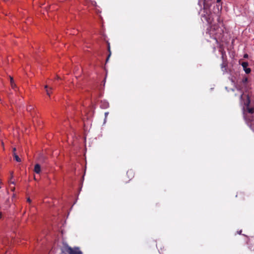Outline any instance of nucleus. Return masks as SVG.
Instances as JSON below:
<instances>
[{"instance_id": "obj_29", "label": "nucleus", "mask_w": 254, "mask_h": 254, "mask_svg": "<svg viewBox=\"0 0 254 254\" xmlns=\"http://www.w3.org/2000/svg\"><path fill=\"white\" fill-rule=\"evenodd\" d=\"M241 232H242V231H240V232H239V233L241 234Z\"/></svg>"}, {"instance_id": "obj_15", "label": "nucleus", "mask_w": 254, "mask_h": 254, "mask_svg": "<svg viewBox=\"0 0 254 254\" xmlns=\"http://www.w3.org/2000/svg\"><path fill=\"white\" fill-rule=\"evenodd\" d=\"M14 159L18 162H21V159L17 155H15Z\"/></svg>"}, {"instance_id": "obj_14", "label": "nucleus", "mask_w": 254, "mask_h": 254, "mask_svg": "<svg viewBox=\"0 0 254 254\" xmlns=\"http://www.w3.org/2000/svg\"><path fill=\"white\" fill-rule=\"evenodd\" d=\"M100 106L103 108H107L108 106H109V104L108 103H106V102H104V103H101V105H100Z\"/></svg>"}, {"instance_id": "obj_11", "label": "nucleus", "mask_w": 254, "mask_h": 254, "mask_svg": "<svg viewBox=\"0 0 254 254\" xmlns=\"http://www.w3.org/2000/svg\"><path fill=\"white\" fill-rule=\"evenodd\" d=\"M108 52H109V55L108 56V57L106 59V63L108 62V61H109V58L111 55V49H110V43H108Z\"/></svg>"}, {"instance_id": "obj_26", "label": "nucleus", "mask_w": 254, "mask_h": 254, "mask_svg": "<svg viewBox=\"0 0 254 254\" xmlns=\"http://www.w3.org/2000/svg\"><path fill=\"white\" fill-rule=\"evenodd\" d=\"M217 9H218V11H219V6H217Z\"/></svg>"}, {"instance_id": "obj_6", "label": "nucleus", "mask_w": 254, "mask_h": 254, "mask_svg": "<svg viewBox=\"0 0 254 254\" xmlns=\"http://www.w3.org/2000/svg\"><path fill=\"white\" fill-rule=\"evenodd\" d=\"M222 63L221 64V68L223 71H226L227 67V62L226 59L225 58V55L222 54Z\"/></svg>"}, {"instance_id": "obj_7", "label": "nucleus", "mask_w": 254, "mask_h": 254, "mask_svg": "<svg viewBox=\"0 0 254 254\" xmlns=\"http://www.w3.org/2000/svg\"><path fill=\"white\" fill-rule=\"evenodd\" d=\"M202 17H203L209 24L212 23L213 21V17L212 14H209L207 15H206V14H204L202 16Z\"/></svg>"}, {"instance_id": "obj_12", "label": "nucleus", "mask_w": 254, "mask_h": 254, "mask_svg": "<svg viewBox=\"0 0 254 254\" xmlns=\"http://www.w3.org/2000/svg\"><path fill=\"white\" fill-rule=\"evenodd\" d=\"M44 88L46 90V93H47V94L48 95V96H50V94L51 93V90L53 89V88L52 87H51L50 88V89H48V86L47 85H46L45 86H44Z\"/></svg>"}, {"instance_id": "obj_13", "label": "nucleus", "mask_w": 254, "mask_h": 254, "mask_svg": "<svg viewBox=\"0 0 254 254\" xmlns=\"http://www.w3.org/2000/svg\"><path fill=\"white\" fill-rule=\"evenodd\" d=\"M127 175L128 176H130L131 177H133L134 173L132 170H128L127 172Z\"/></svg>"}, {"instance_id": "obj_1", "label": "nucleus", "mask_w": 254, "mask_h": 254, "mask_svg": "<svg viewBox=\"0 0 254 254\" xmlns=\"http://www.w3.org/2000/svg\"><path fill=\"white\" fill-rule=\"evenodd\" d=\"M239 89L241 91L240 103L243 106L244 111H254V108L251 106L250 99L253 95L250 85L242 86Z\"/></svg>"}, {"instance_id": "obj_10", "label": "nucleus", "mask_w": 254, "mask_h": 254, "mask_svg": "<svg viewBox=\"0 0 254 254\" xmlns=\"http://www.w3.org/2000/svg\"><path fill=\"white\" fill-rule=\"evenodd\" d=\"M34 172L36 174H39L41 172V166L39 164H36L34 166Z\"/></svg>"}, {"instance_id": "obj_2", "label": "nucleus", "mask_w": 254, "mask_h": 254, "mask_svg": "<svg viewBox=\"0 0 254 254\" xmlns=\"http://www.w3.org/2000/svg\"><path fill=\"white\" fill-rule=\"evenodd\" d=\"M223 29L217 24L210 26L207 29L206 33H208L210 37L215 39L216 42L220 40L223 35Z\"/></svg>"}, {"instance_id": "obj_8", "label": "nucleus", "mask_w": 254, "mask_h": 254, "mask_svg": "<svg viewBox=\"0 0 254 254\" xmlns=\"http://www.w3.org/2000/svg\"><path fill=\"white\" fill-rule=\"evenodd\" d=\"M242 67H243L244 70L245 72L247 74L250 73L251 71V69L250 68H248V66L249 65L248 62H244L241 64Z\"/></svg>"}, {"instance_id": "obj_3", "label": "nucleus", "mask_w": 254, "mask_h": 254, "mask_svg": "<svg viewBox=\"0 0 254 254\" xmlns=\"http://www.w3.org/2000/svg\"><path fill=\"white\" fill-rule=\"evenodd\" d=\"M61 251L64 254H83L80 248L77 247L71 248L66 244H64Z\"/></svg>"}, {"instance_id": "obj_16", "label": "nucleus", "mask_w": 254, "mask_h": 254, "mask_svg": "<svg viewBox=\"0 0 254 254\" xmlns=\"http://www.w3.org/2000/svg\"><path fill=\"white\" fill-rule=\"evenodd\" d=\"M11 85V87L12 89L15 90V89L16 88V84L14 83V82H12Z\"/></svg>"}, {"instance_id": "obj_21", "label": "nucleus", "mask_w": 254, "mask_h": 254, "mask_svg": "<svg viewBox=\"0 0 254 254\" xmlns=\"http://www.w3.org/2000/svg\"><path fill=\"white\" fill-rule=\"evenodd\" d=\"M15 151H16V148H13V152H15Z\"/></svg>"}, {"instance_id": "obj_27", "label": "nucleus", "mask_w": 254, "mask_h": 254, "mask_svg": "<svg viewBox=\"0 0 254 254\" xmlns=\"http://www.w3.org/2000/svg\"><path fill=\"white\" fill-rule=\"evenodd\" d=\"M3 243L4 244H6V243H5V242H4V241H3Z\"/></svg>"}, {"instance_id": "obj_25", "label": "nucleus", "mask_w": 254, "mask_h": 254, "mask_svg": "<svg viewBox=\"0 0 254 254\" xmlns=\"http://www.w3.org/2000/svg\"><path fill=\"white\" fill-rule=\"evenodd\" d=\"M221 1V0H217V2H219Z\"/></svg>"}, {"instance_id": "obj_4", "label": "nucleus", "mask_w": 254, "mask_h": 254, "mask_svg": "<svg viewBox=\"0 0 254 254\" xmlns=\"http://www.w3.org/2000/svg\"><path fill=\"white\" fill-rule=\"evenodd\" d=\"M244 118L248 124L254 122V112H243Z\"/></svg>"}, {"instance_id": "obj_17", "label": "nucleus", "mask_w": 254, "mask_h": 254, "mask_svg": "<svg viewBox=\"0 0 254 254\" xmlns=\"http://www.w3.org/2000/svg\"><path fill=\"white\" fill-rule=\"evenodd\" d=\"M33 109V108L32 106H29L27 109V110L28 111H31V110H32Z\"/></svg>"}, {"instance_id": "obj_20", "label": "nucleus", "mask_w": 254, "mask_h": 254, "mask_svg": "<svg viewBox=\"0 0 254 254\" xmlns=\"http://www.w3.org/2000/svg\"><path fill=\"white\" fill-rule=\"evenodd\" d=\"M108 115V112H105V117L106 118L107 115Z\"/></svg>"}, {"instance_id": "obj_9", "label": "nucleus", "mask_w": 254, "mask_h": 254, "mask_svg": "<svg viewBox=\"0 0 254 254\" xmlns=\"http://www.w3.org/2000/svg\"><path fill=\"white\" fill-rule=\"evenodd\" d=\"M249 85L248 84V78L247 77H244L242 80L240 85H239V88L242 86H248Z\"/></svg>"}, {"instance_id": "obj_22", "label": "nucleus", "mask_w": 254, "mask_h": 254, "mask_svg": "<svg viewBox=\"0 0 254 254\" xmlns=\"http://www.w3.org/2000/svg\"><path fill=\"white\" fill-rule=\"evenodd\" d=\"M15 155H17L15 152H13V157H14Z\"/></svg>"}, {"instance_id": "obj_18", "label": "nucleus", "mask_w": 254, "mask_h": 254, "mask_svg": "<svg viewBox=\"0 0 254 254\" xmlns=\"http://www.w3.org/2000/svg\"><path fill=\"white\" fill-rule=\"evenodd\" d=\"M9 78H10V84H11L12 82H14V79H13V77H12L11 76H10Z\"/></svg>"}, {"instance_id": "obj_24", "label": "nucleus", "mask_w": 254, "mask_h": 254, "mask_svg": "<svg viewBox=\"0 0 254 254\" xmlns=\"http://www.w3.org/2000/svg\"><path fill=\"white\" fill-rule=\"evenodd\" d=\"M248 55L246 54V55H245L244 57L247 58V57H248Z\"/></svg>"}, {"instance_id": "obj_5", "label": "nucleus", "mask_w": 254, "mask_h": 254, "mask_svg": "<svg viewBox=\"0 0 254 254\" xmlns=\"http://www.w3.org/2000/svg\"><path fill=\"white\" fill-rule=\"evenodd\" d=\"M248 248L251 251L254 252V237L249 238L247 241Z\"/></svg>"}, {"instance_id": "obj_23", "label": "nucleus", "mask_w": 254, "mask_h": 254, "mask_svg": "<svg viewBox=\"0 0 254 254\" xmlns=\"http://www.w3.org/2000/svg\"><path fill=\"white\" fill-rule=\"evenodd\" d=\"M2 217V214L0 212V219Z\"/></svg>"}, {"instance_id": "obj_28", "label": "nucleus", "mask_w": 254, "mask_h": 254, "mask_svg": "<svg viewBox=\"0 0 254 254\" xmlns=\"http://www.w3.org/2000/svg\"><path fill=\"white\" fill-rule=\"evenodd\" d=\"M241 232H242V231H240V232H239V233L241 234Z\"/></svg>"}, {"instance_id": "obj_19", "label": "nucleus", "mask_w": 254, "mask_h": 254, "mask_svg": "<svg viewBox=\"0 0 254 254\" xmlns=\"http://www.w3.org/2000/svg\"><path fill=\"white\" fill-rule=\"evenodd\" d=\"M27 201L29 202V203H30L31 200V199H30V198H28L27 199Z\"/></svg>"}]
</instances>
